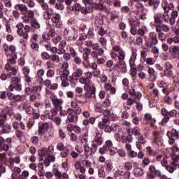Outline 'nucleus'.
Returning <instances> with one entry per match:
<instances>
[{
    "instance_id": "obj_1",
    "label": "nucleus",
    "mask_w": 179,
    "mask_h": 179,
    "mask_svg": "<svg viewBox=\"0 0 179 179\" xmlns=\"http://www.w3.org/2000/svg\"><path fill=\"white\" fill-rule=\"evenodd\" d=\"M82 76H83V69L79 67L74 69L71 76H69V71H64L60 76L62 86L63 87H68L69 82H78Z\"/></svg>"
},
{
    "instance_id": "obj_2",
    "label": "nucleus",
    "mask_w": 179,
    "mask_h": 179,
    "mask_svg": "<svg viewBox=\"0 0 179 179\" xmlns=\"http://www.w3.org/2000/svg\"><path fill=\"white\" fill-rule=\"evenodd\" d=\"M103 145V136L100 133H96V136L92 141L91 147L84 145V154L86 159H92L93 155L96 154L99 146Z\"/></svg>"
},
{
    "instance_id": "obj_3",
    "label": "nucleus",
    "mask_w": 179,
    "mask_h": 179,
    "mask_svg": "<svg viewBox=\"0 0 179 179\" xmlns=\"http://www.w3.org/2000/svg\"><path fill=\"white\" fill-rule=\"evenodd\" d=\"M163 22L169 23V17H167L166 14L162 15V13H157L154 15L155 30L164 31V33H169L170 31V27L166 24H163Z\"/></svg>"
},
{
    "instance_id": "obj_4",
    "label": "nucleus",
    "mask_w": 179,
    "mask_h": 179,
    "mask_svg": "<svg viewBox=\"0 0 179 179\" xmlns=\"http://www.w3.org/2000/svg\"><path fill=\"white\" fill-rule=\"evenodd\" d=\"M46 76L48 79L43 81V85L45 86V94L47 97L52 93L51 90H57L58 89V83H55L51 81L55 77V70L52 69H49L46 72Z\"/></svg>"
},
{
    "instance_id": "obj_5",
    "label": "nucleus",
    "mask_w": 179,
    "mask_h": 179,
    "mask_svg": "<svg viewBox=\"0 0 179 179\" xmlns=\"http://www.w3.org/2000/svg\"><path fill=\"white\" fill-rule=\"evenodd\" d=\"M76 98L75 100L78 103V104H81V106H85L87 103L90 102L91 99H96V87H92L91 91L87 90L85 94H76Z\"/></svg>"
},
{
    "instance_id": "obj_6",
    "label": "nucleus",
    "mask_w": 179,
    "mask_h": 179,
    "mask_svg": "<svg viewBox=\"0 0 179 179\" xmlns=\"http://www.w3.org/2000/svg\"><path fill=\"white\" fill-rule=\"evenodd\" d=\"M16 59H17V55L13 53L10 58L7 59V64L5 65V69L8 71L7 75L8 78H12L17 74V70L11 65H15L16 64Z\"/></svg>"
},
{
    "instance_id": "obj_7",
    "label": "nucleus",
    "mask_w": 179,
    "mask_h": 179,
    "mask_svg": "<svg viewBox=\"0 0 179 179\" xmlns=\"http://www.w3.org/2000/svg\"><path fill=\"white\" fill-rule=\"evenodd\" d=\"M161 114L164 117L161 121V125L167 124L168 121L170 120V117H172L173 118H179V112H177V110L174 109L169 111L167 109L164 108L161 110Z\"/></svg>"
},
{
    "instance_id": "obj_8",
    "label": "nucleus",
    "mask_w": 179,
    "mask_h": 179,
    "mask_svg": "<svg viewBox=\"0 0 179 179\" xmlns=\"http://www.w3.org/2000/svg\"><path fill=\"white\" fill-rule=\"evenodd\" d=\"M129 94L131 97L127 99V106H132L134 103H138L142 97V93L135 91L134 88L129 90Z\"/></svg>"
},
{
    "instance_id": "obj_9",
    "label": "nucleus",
    "mask_w": 179,
    "mask_h": 179,
    "mask_svg": "<svg viewBox=\"0 0 179 179\" xmlns=\"http://www.w3.org/2000/svg\"><path fill=\"white\" fill-rule=\"evenodd\" d=\"M169 159H170L169 157H164L161 161V164L163 167L166 168V170H167L169 173L173 174L174 171L177 170V162L173 161L169 165Z\"/></svg>"
},
{
    "instance_id": "obj_10",
    "label": "nucleus",
    "mask_w": 179,
    "mask_h": 179,
    "mask_svg": "<svg viewBox=\"0 0 179 179\" xmlns=\"http://www.w3.org/2000/svg\"><path fill=\"white\" fill-rule=\"evenodd\" d=\"M159 44V39L157 38V34L155 31H151L148 34V40L145 41V45L147 48H152L153 45Z\"/></svg>"
},
{
    "instance_id": "obj_11",
    "label": "nucleus",
    "mask_w": 179,
    "mask_h": 179,
    "mask_svg": "<svg viewBox=\"0 0 179 179\" xmlns=\"http://www.w3.org/2000/svg\"><path fill=\"white\" fill-rule=\"evenodd\" d=\"M52 152H54V146L49 145L47 148H43L41 150H38V156L40 162H43L44 159L48 157V156H51L52 155Z\"/></svg>"
},
{
    "instance_id": "obj_12",
    "label": "nucleus",
    "mask_w": 179,
    "mask_h": 179,
    "mask_svg": "<svg viewBox=\"0 0 179 179\" xmlns=\"http://www.w3.org/2000/svg\"><path fill=\"white\" fill-rule=\"evenodd\" d=\"M166 136L169 138V145H174L176 143V139H179V130L172 129L171 131H167Z\"/></svg>"
},
{
    "instance_id": "obj_13",
    "label": "nucleus",
    "mask_w": 179,
    "mask_h": 179,
    "mask_svg": "<svg viewBox=\"0 0 179 179\" xmlns=\"http://www.w3.org/2000/svg\"><path fill=\"white\" fill-rule=\"evenodd\" d=\"M162 176V171L156 168L155 165H150L148 171L147 172L148 178H156V177H160Z\"/></svg>"
},
{
    "instance_id": "obj_14",
    "label": "nucleus",
    "mask_w": 179,
    "mask_h": 179,
    "mask_svg": "<svg viewBox=\"0 0 179 179\" xmlns=\"http://www.w3.org/2000/svg\"><path fill=\"white\" fill-rule=\"evenodd\" d=\"M162 8L164 10V13H162V15H166V17L169 18V12L170 10H174L175 7L174 3H169L167 0H162Z\"/></svg>"
},
{
    "instance_id": "obj_15",
    "label": "nucleus",
    "mask_w": 179,
    "mask_h": 179,
    "mask_svg": "<svg viewBox=\"0 0 179 179\" xmlns=\"http://www.w3.org/2000/svg\"><path fill=\"white\" fill-rule=\"evenodd\" d=\"M50 94V99L54 107L56 108L57 110H62V104H64V100H62V99H58L57 95H55L52 92Z\"/></svg>"
},
{
    "instance_id": "obj_16",
    "label": "nucleus",
    "mask_w": 179,
    "mask_h": 179,
    "mask_svg": "<svg viewBox=\"0 0 179 179\" xmlns=\"http://www.w3.org/2000/svg\"><path fill=\"white\" fill-rule=\"evenodd\" d=\"M66 5H67L66 8L68 10H71V12H75V15H79V12H80V5L78 3H76L73 6L72 5V2L73 0H64Z\"/></svg>"
},
{
    "instance_id": "obj_17",
    "label": "nucleus",
    "mask_w": 179,
    "mask_h": 179,
    "mask_svg": "<svg viewBox=\"0 0 179 179\" xmlns=\"http://www.w3.org/2000/svg\"><path fill=\"white\" fill-rule=\"evenodd\" d=\"M64 114H67V119L66 120V124H72L78 122V115L73 114V109L69 108L67 111H64Z\"/></svg>"
},
{
    "instance_id": "obj_18",
    "label": "nucleus",
    "mask_w": 179,
    "mask_h": 179,
    "mask_svg": "<svg viewBox=\"0 0 179 179\" xmlns=\"http://www.w3.org/2000/svg\"><path fill=\"white\" fill-rule=\"evenodd\" d=\"M51 21L55 24L57 29H61L62 27V21L61 20V14L58 13H53L52 17L50 18Z\"/></svg>"
},
{
    "instance_id": "obj_19",
    "label": "nucleus",
    "mask_w": 179,
    "mask_h": 179,
    "mask_svg": "<svg viewBox=\"0 0 179 179\" xmlns=\"http://www.w3.org/2000/svg\"><path fill=\"white\" fill-rule=\"evenodd\" d=\"M94 51L91 52V56L92 58H99V57H102L104 55V49L100 47L99 43L93 48Z\"/></svg>"
},
{
    "instance_id": "obj_20",
    "label": "nucleus",
    "mask_w": 179,
    "mask_h": 179,
    "mask_svg": "<svg viewBox=\"0 0 179 179\" xmlns=\"http://www.w3.org/2000/svg\"><path fill=\"white\" fill-rule=\"evenodd\" d=\"M103 115L106 120H108V121H117V120H118L117 115L114 114L113 110L108 109L103 110Z\"/></svg>"
},
{
    "instance_id": "obj_21",
    "label": "nucleus",
    "mask_w": 179,
    "mask_h": 179,
    "mask_svg": "<svg viewBox=\"0 0 179 179\" xmlns=\"http://www.w3.org/2000/svg\"><path fill=\"white\" fill-rule=\"evenodd\" d=\"M22 19L24 23H31V20L34 19V11L31 10H29L24 16L22 17Z\"/></svg>"
},
{
    "instance_id": "obj_22",
    "label": "nucleus",
    "mask_w": 179,
    "mask_h": 179,
    "mask_svg": "<svg viewBox=\"0 0 179 179\" xmlns=\"http://www.w3.org/2000/svg\"><path fill=\"white\" fill-rule=\"evenodd\" d=\"M30 32V26L25 25L21 31L17 33V36L22 37L24 40L29 38V33Z\"/></svg>"
},
{
    "instance_id": "obj_23",
    "label": "nucleus",
    "mask_w": 179,
    "mask_h": 179,
    "mask_svg": "<svg viewBox=\"0 0 179 179\" xmlns=\"http://www.w3.org/2000/svg\"><path fill=\"white\" fill-rule=\"evenodd\" d=\"M178 11H177V10H173L171 13V16L169 17V24H171V26H174L176 20L178 19Z\"/></svg>"
},
{
    "instance_id": "obj_24",
    "label": "nucleus",
    "mask_w": 179,
    "mask_h": 179,
    "mask_svg": "<svg viewBox=\"0 0 179 179\" xmlns=\"http://www.w3.org/2000/svg\"><path fill=\"white\" fill-rule=\"evenodd\" d=\"M43 19L45 20H51L52 15L55 12H54V9L52 8L48 7L46 9L43 10Z\"/></svg>"
},
{
    "instance_id": "obj_25",
    "label": "nucleus",
    "mask_w": 179,
    "mask_h": 179,
    "mask_svg": "<svg viewBox=\"0 0 179 179\" xmlns=\"http://www.w3.org/2000/svg\"><path fill=\"white\" fill-rule=\"evenodd\" d=\"M78 80L79 83H80L81 85H84L85 90H90V89H92V87H90V80H88L85 76H81Z\"/></svg>"
},
{
    "instance_id": "obj_26",
    "label": "nucleus",
    "mask_w": 179,
    "mask_h": 179,
    "mask_svg": "<svg viewBox=\"0 0 179 179\" xmlns=\"http://www.w3.org/2000/svg\"><path fill=\"white\" fill-rule=\"evenodd\" d=\"M14 9H16L20 12L21 15H26L29 12V8L24 4L17 3L14 6Z\"/></svg>"
},
{
    "instance_id": "obj_27",
    "label": "nucleus",
    "mask_w": 179,
    "mask_h": 179,
    "mask_svg": "<svg viewBox=\"0 0 179 179\" xmlns=\"http://www.w3.org/2000/svg\"><path fill=\"white\" fill-rule=\"evenodd\" d=\"M146 144V139L143 136H139L138 137V140L136 142V145L137 149L139 150H142L143 148H145V145Z\"/></svg>"
},
{
    "instance_id": "obj_28",
    "label": "nucleus",
    "mask_w": 179,
    "mask_h": 179,
    "mask_svg": "<svg viewBox=\"0 0 179 179\" xmlns=\"http://www.w3.org/2000/svg\"><path fill=\"white\" fill-rule=\"evenodd\" d=\"M171 150L173 152V157L172 159L173 162L178 163L179 162V148L177 145H175L173 147L171 148Z\"/></svg>"
},
{
    "instance_id": "obj_29",
    "label": "nucleus",
    "mask_w": 179,
    "mask_h": 179,
    "mask_svg": "<svg viewBox=\"0 0 179 179\" xmlns=\"http://www.w3.org/2000/svg\"><path fill=\"white\" fill-rule=\"evenodd\" d=\"M45 73V71H44L43 69L38 70L36 73L37 80L39 82L40 85H41V83H44V78L43 77L44 76Z\"/></svg>"
},
{
    "instance_id": "obj_30",
    "label": "nucleus",
    "mask_w": 179,
    "mask_h": 179,
    "mask_svg": "<svg viewBox=\"0 0 179 179\" xmlns=\"http://www.w3.org/2000/svg\"><path fill=\"white\" fill-rule=\"evenodd\" d=\"M48 128H50V124L47 122H42L41 124L38 127V135H43L44 129H47Z\"/></svg>"
},
{
    "instance_id": "obj_31",
    "label": "nucleus",
    "mask_w": 179,
    "mask_h": 179,
    "mask_svg": "<svg viewBox=\"0 0 179 179\" xmlns=\"http://www.w3.org/2000/svg\"><path fill=\"white\" fill-rule=\"evenodd\" d=\"M103 87L106 92H110V94H115L117 93L115 87H113L110 83H105Z\"/></svg>"
},
{
    "instance_id": "obj_32",
    "label": "nucleus",
    "mask_w": 179,
    "mask_h": 179,
    "mask_svg": "<svg viewBox=\"0 0 179 179\" xmlns=\"http://www.w3.org/2000/svg\"><path fill=\"white\" fill-rule=\"evenodd\" d=\"M74 167L76 170H79L81 174H85V173H86V167L83 166L82 164L79 161H76L75 162Z\"/></svg>"
},
{
    "instance_id": "obj_33",
    "label": "nucleus",
    "mask_w": 179,
    "mask_h": 179,
    "mask_svg": "<svg viewBox=\"0 0 179 179\" xmlns=\"http://www.w3.org/2000/svg\"><path fill=\"white\" fill-rule=\"evenodd\" d=\"M90 55V54L83 55V66H84V68H85V69H88L89 65H90V61L89 60Z\"/></svg>"
},
{
    "instance_id": "obj_34",
    "label": "nucleus",
    "mask_w": 179,
    "mask_h": 179,
    "mask_svg": "<svg viewBox=\"0 0 179 179\" xmlns=\"http://www.w3.org/2000/svg\"><path fill=\"white\" fill-rule=\"evenodd\" d=\"M9 150V145L3 143V137H0V152H8Z\"/></svg>"
},
{
    "instance_id": "obj_35",
    "label": "nucleus",
    "mask_w": 179,
    "mask_h": 179,
    "mask_svg": "<svg viewBox=\"0 0 179 179\" xmlns=\"http://www.w3.org/2000/svg\"><path fill=\"white\" fill-rule=\"evenodd\" d=\"M108 122H110V120H108V119L106 117H102V120L98 123V128H99V129H103V128H106Z\"/></svg>"
},
{
    "instance_id": "obj_36",
    "label": "nucleus",
    "mask_w": 179,
    "mask_h": 179,
    "mask_svg": "<svg viewBox=\"0 0 179 179\" xmlns=\"http://www.w3.org/2000/svg\"><path fill=\"white\" fill-rule=\"evenodd\" d=\"M92 6L95 10H103L104 9V5L103 1H96V3H92Z\"/></svg>"
},
{
    "instance_id": "obj_37",
    "label": "nucleus",
    "mask_w": 179,
    "mask_h": 179,
    "mask_svg": "<svg viewBox=\"0 0 179 179\" xmlns=\"http://www.w3.org/2000/svg\"><path fill=\"white\" fill-rule=\"evenodd\" d=\"M149 6H153L154 10H156L160 6V0H148Z\"/></svg>"
},
{
    "instance_id": "obj_38",
    "label": "nucleus",
    "mask_w": 179,
    "mask_h": 179,
    "mask_svg": "<svg viewBox=\"0 0 179 179\" xmlns=\"http://www.w3.org/2000/svg\"><path fill=\"white\" fill-rule=\"evenodd\" d=\"M26 99L25 95H20V94H16L13 96L12 101H14V103H17L20 101L21 103H23Z\"/></svg>"
},
{
    "instance_id": "obj_39",
    "label": "nucleus",
    "mask_w": 179,
    "mask_h": 179,
    "mask_svg": "<svg viewBox=\"0 0 179 179\" xmlns=\"http://www.w3.org/2000/svg\"><path fill=\"white\" fill-rule=\"evenodd\" d=\"M146 149L147 156H157L159 155V150H153L152 147H147Z\"/></svg>"
},
{
    "instance_id": "obj_40",
    "label": "nucleus",
    "mask_w": 179,
    "mask_h": 179,
    "mask_svg": "<svg viewBox=\"0 0 179 179\" xmlns=\"http://www.w3.org/2000/svg\"><path fill=\"white\" fill-rule=\"evenodd\" d=\"M52 173L57 179H64V173L59 171L57 168H53Z\"/></svg>"
},
{
    "instance_id": "obj_41",
    "label": "nucleus",
    "mask_w": 179,
    "mask_h": 179,
    "mask_svg": "<svg viewBox=\"0 0 179 179\" xmlns=\"http://www.w3.org/2000/svg\"><path fill=\"white\" fill-rule=\"evenodd\" d=\"M103 168L107 173H110L113 171V169H114V166H113V162L108 160L106 161Z\"/></svg>"
},
{
    "instance_id": "obj_42",
    "label": "nucleus",
    "mask_w": 179,
    "mask_h": 179,
    "mask_svg": "<svg viewBox=\"0 0 179 179\" xmlns=\"http://www.w3.org/2000/svg\"><path fill=\"white\" fill-rule=\"evenodd\" d=\"M144 118L145 121H148L150 123V125H155L156 124V119L152 117V115L150 113H145L144 115Z\"/></svg>"
},
{
    "instance_id": "obj_43",
    "label": "nucleus",
    "mask_w": 179,
    "mask_h": 179,
    "mask_svg": "<svg viewBox=\"0 0 179 179\" xmlns=\"http://www.w3.org/2000/svg\"><path fill=\"white\" fill-rule=\"evenodd\" d=\"M134 174L136 178L142 177L145 174V171L142 168L137 167L134 169Z\"/></svg>"
},
{
    "instance_id": "obj_44",
    "label": "nucleus",
    "mask_w": 179,
    "mask_h": 179,
    "mask_svg": "<svg viewBox=\"0 0 179 179\" xmlns=\"http://www.w3.org/2000/svg\"><path fill=\"white\" fill-rule=\"evenodd\" d=\"M58 111H61V109H57L56 108H52L50 110V113L48 115L49 120H54V117L58 114Z\"/></svg>"
},
{
    "instance_id": "obj_45",
    "label": "nucleus",
    "mask_w": 179,
    "mask_h": 179,
    "mask_svg": "<svg viewBox=\"0 0 179 179\" xmlns=\"http://www.w3.org/2000/svg\"><path fill=\"white\" fill-rule=\"evenodd\" d=\"M156 33H157V36L160 41H166L167 38V34H165L163 31L155 30Z\"/></svg>"
},
{
    "instance_id": "obj_46",
    "label": "nucleus",
    "mask_w": 179,
    "mask_h": 179,
    "mask_svg": "<svg viewBox=\"0 0 179 179\" xmlns=\"http://www.w3.org/2000/svg\"><path fill=\"white\" fill-rule=\"evenodd\" d=\"M78 51L80 54H83V55L90 54V52H92V50L90 48L82 46L78 47Z\"/></svg>"
},
{
    "instance_id": "obj_47",
    "label": "nucleus",
    "mask_w": 179,
    "mask_h": 179,
    "mask_svg": "<svg viewBox=\"0 0 179 179\" xmlns=\"http://www.w3.org/2000/svg\"><path fill=\"white\" fill-rule=\"evenodd\" d=\"M136 57H138L136 52H133L129 59V64L131 67L135 66V61H136Z\"/></svg>"
},
{
    "instance_id": "obj_48",
    "label": "nucleus",
    "mask_w": 179,
    "mask_h": 179,
    "mask_svg": "<svg viewBox=\"0 0 179 179\" xmlns=\"http://www.w3.org/2000/svg\"><path fill=\"white\" fill-rule=\"evenodd\" d=\"M132 136L131 134H129L128 136H122V141L121 142L122 143H131L132 142Z\"/></svg>"
},
{
    "instance_id": "obj_49",
    "label": "nucleus",
    "mask_w": 179,
    "mask_h": 179,
    "mask_svg": "<svg viewBox=\"0 0 179 179\" xmlns=\"http://www.w3.org/2000/svg\"><path fill=\"white\" fill-rule=\"evenodd\" d=\"M1 128L2 134H10V131H12V127L9 124H6Z\"/></svg>"
},
{
    "instance_id": "obj_50",
    "label": "nucleus",
    "mask_w": 179,
    "mask_h": 179,
    "mask_svg": "<svg viewBox=\"0 0 179 179\" xmlns=\"http://www.w3.org/2000/svg\"><path fill=\"white\" fill-rule=\"evenodd\" d=\"M30 24L31 27L36 29V30H38V29L41 27V25H40L38 21H37V20H36L35 18L31 21Z\"/></svg>"
},
{
    "instance_id": "obj_51",
    "label": "nucleus",
    "mask_w": 179,
    "mask_h": 179,
    "mask_svg": "<svg viewBox=\"0 0 179 179\" xmlns=\"http://www.w3.org/2000/svg\"><path fill=\"white\" fill-rule=\"evenodd\" d=\"M169 52L174 54V55H179V49L178 45H172L169 48Z\"/></svg>"
},
{
    "instance_id": "obj_52",
    "label": "nucleus",
    "mask_w": 179,
    "mask_h": 179,
    "mask_svg": "<svg viewBox=\"0 0 179 179\" xmlns=\"http://www.w3.org/2000/svg\"><path fill=\"white\" fill-rule=\"evenodd\" d=\"M99 43H94L91 40H87L85 41V45L87 47H90V48H92V50L98 45Z\"/></svg>"
},
{
    "instance_id": "obj_53",
    "label": "nucleus",
    "mask_w": 179,
    "mask_h": 179,
    "mask_svg": "<svg viewBox=\"0 0 179 179\" xmlns=\"http://www.w3.org/2000/svg\"><path fill=\"white\" fill-rule=\"evenodd\" d=\"M36 2L40 5L43 10L49 7L48 3H45V0H36Z\"/></svg>"
},
{
    "instance_id": "obj_54",
    "label": "nucleus",
    "mask_w": 179,
    "mask_h": 179,
    "mask_svg": "<svg viewBox=\"0 0 179 179\" xmlns=\"http://www.w3.org/2000/svg\"><path fill=\"white\" fill-rule=\"evenodd\" d=\"M4 113L7 115L8 114L10 117H12V115L15 117V112H13V109H12L10 107L6 106L4 108Z\"/></svg>"
},
{
    "instance_id": "obj_55",
    "label": "nucleus",
    "mask_w": 179,
    "mask_h": 179,
    "mask_svg": "<svg viewBox=\"0 0 179 179\" xmlns=\"http://www.w3.org/2000/svg\"><path fill=\"white\" fill-rule=\"evenodd\" d=\"M86 159H83L82 161V164H83V167H85V170L86 169H89L90 167H92V162L89 160H87L88 159H87L85 157Z\"/></svg>"
},
{
    "instance_id": "obj_56",
    "label": "nucleus",
    "mask_w": 179,
    "mask_h": 179,
    "mask_svg": "<svg viewBox=\"0 0 179 179\" xmlns=\"http://www.w3.org/2000/svg\"><path fill=\"white\" fill-rule=\"evenodd\" d=\"M150 164V159L148 158V157H145L143 159L141 162V166L145 169L147 166H149Z\"/></svg>"
},
{
    "instance_id": "obj_57",
    "label": "nucleus",
    "mask_w": 179,
    "mask_h": 179,
    "mask_svg": "<svg viewBox=\"0 0 179 179\" xmlns=\"http://www.w3.org/2000/svg\"><path fill=\"white\" fill-rule=\"evenodd\" d=\"M98 176L101 178H105L106 177V171H104V166H101L98 170Z\"/></svg>"
},
{
    "instance_id": "obj_58",
    "label": "nucleus",
    "mask_w": 179,
    "mask_h": 179,
    "mask_svg": "<svg viewBox=\"0 0 179 179\" xmlns=\"http://www.w3.org/2000/svg\"><path fill=\"white\" fill-rule=\"evenodd\" d=\"M94 109L96 113H103V107H101V103L99 102L94 104Z\"/></svg>"
},
{
    "instance_id": "obj_59",
    "label": "nucleus",
    "mask_w": 179,
    "mask_h": 179,
    "mask_svg": "<svg viewBox=\"0 0 179 179\" xmlns=\"http://www.w3.org/2000/svg\"><path fill=\"white\" fill-rule=\"evenodd\" d=\"M164 76H167V78H174V73L171 69H164Z\"/></svg>"
},
{
    "instance_id": "obj_60",
    "label": "nucleus",
    "mask_w": 179,
    "mask_h": 179,
    "mask_svg": "<svg viewBox=\"0 0 179 179\" xmlns=\"http://www.w3.org/2000/svg\"><path fill=\"white\" fill-rule=\"evenodd\" d=\"M68 156H69V149L64 150L60 152V157H62V159H66Z\"/></svg>"
},
{
    "instance_id": "obj_61",
    "label": "nucleus",
    "mask_w": 179,
    "mask_h": 179,
    "mask_svg": "<svg viewBox=\"0 0 179 179\" xmlns=\"http://www.w3.org/2000/svg\"><path fill=\"white\" fill-rule=\"evenodd\" d=\"M131 75L132 76L133 80H136V73H138V71H136V69L135 67H131Z\"/></svg>"
},
{
    "instance_id": "obj_62",
    "label": "nucleus",
    "mask_w": 179,
    "mask_h": 179,
    "mask_svg": "<svg viewBox=\"0 0 179 179\" xmlns=\"http://www.w3.org/2000/svg\"><path fill=\"white\" fill-rule=\"evenodd\" d=\"M132 134L135 136H138V138H139V136H141V129H139L138 127H136L133 129Z\"/></svg>"
},
{
    "instance_id": "obj_63",
    "label": "nucleus",
    "mask_w": 179,
    "mask_h": 179,
    "mask_svg": "<svg viewBox=\"0 0 179 179\" xmlns=\"http://www.w3.org/2000/svg\"><path fill=\"white\" fill-rule=\"evenodd\" d=\"M132 163L130 162H126L124 164V169L126 170V171H129L132 170Z\"/></svg>"
},
{
    "instance_id": "obj_64",
    "label": "nucleus",
    "mask_w": 179,
    "mask_h": 179,
    "mask_svg": "<svg viewBox=\"0 0 179 179\" xmlns=\"http://www.w3.org/2000/svg\"><path fill=\"white\" fill-rule=\"evenodd\" d=\"M111 106V101L108 98L106 99L103 102H102V106L104 107V108H108Z\"/></svg>"
}]
</instances>
